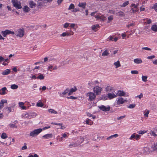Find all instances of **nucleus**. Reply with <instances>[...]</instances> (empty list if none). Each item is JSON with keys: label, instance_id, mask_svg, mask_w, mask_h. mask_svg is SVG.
Wrapping results in <instances>:
<instances>
[{"label": "nucleus", "instance_id": "obj_57", "mask_svg": "<svg viewBox=\"0 0 157 157\" xmlns=\"http://www.w3.org/2000/svg\"><path fill=\"white\" fill-rule=\"evenodd\" d=\"M15 123L14 124H10L9 125V126H10V127H11V128L15 127L16 128L17 126H15Z\"/></svg>", "mask_w": 157, "mask_h": 157}, {"label": "nucleus", "instance_id": "obj_18", "mask_svg": "<svg viewBox=\"0 0 157 157\" xmlns=\"http://www.w3.org/2000/svg\"><path fill=\"white\" fill-rule=\"evenodd\" d=\"M86 2L83 3L81 2L79 3L78 4V6L81 7H82L83 9H85L86 8Z\"/></svg>", "mask_w": 157, "mask_h": 157}, {"label": "nucleus", "instance_id": "obj_7", "mask_svg": "<svg viewBox=\"0 0 157 157\" xmlns=\"http://www.w3.org/2000/svg\"><path fill=\"white\" fill-rule=\"evenodd\" d=\"M87 95L89 96V100L91 101L94 99L96 97V95L92 92H90L87 94Z\"/></svg>", "mask_w": 157, "mask_h": 157}, {"label": "nucleus", "instance_id": "obj_63", "mask_svg": "<svg viewBox=\"0 0 157 157\" xmlns=\"http://www.w3.org/2000/svg\"><path fill=\"white\" fill-rule=\"evenodd\" d=\"M149 113V111L147 110L146 113L144 114V115L146 117H148V114Z\"/></svg>", "mask_w": 157, "mask_h": 157}, {"label": "nucleus", "instance_id": "obj_33", "mask_svg": "<svg viewBox=\"0 0 157 157\" xmlns=\"http://www.w3.org/2000/svg\"><path fill=\"white\" fill-rule=\"evenodd\" d=\"M44 105V104L41 102H38L36 103V105L38 107H42Z\"/></svg>", "mask_w": 157, "mask_h": 157}, {"label": "nucleus", "instance_id": "obj_32", "mask_svg": "<svg viewBox=\"0 0 157 157\" xmlns=\"http://www.w3.org/2000/svg\"><path fill=\"white\" fill-rule=\"evenodd\" d=\"M6 87H4L2 88V89L1 90V91H2L1 95H4L6 94Z\"/></svg>", "mask_w": 157, "mask_h": 157}, {"label": "nucleus", "instance_id": "obj_56", "mask_svg": "<svg viewBox=\"0 0 157 157\" xmlns=\"http://www.w3.org/2000/svg\"><path fill=\"white\" fill-rule=\"evenodd\" d=\"M134 24L133 23H131L127 25V27L128 28H129L130 26H133L134 25Z\"/></svg>", "mask_w": 157, "mask_h": 157}, {"label": "nucleus", "instance_id": "obj_20", "mask_svg": "<svg viewBox=\"0 0 157 157\" xmlns=\"http://www.w3.org/2000/svg\"><path fill=\"white\" fill-rule=\"evenodd\" d=\"M36 75H38V76L37 77V79L40 80H43L44 78V76H43L42 74L39 73L36 74Z\"/></svg>", "mask_w": 157, "mask_h": 157}, {"label": "nucleus", "instance_id": "obj_52", "mask_svg": "<svg viewBox=\"0 0 157 157\" xmlns=\"http://www.w3.org/2000/svg\"><path fill=\"white\" fill-rule=\"evenodd\" d=\"M146 132L145 131H140L138 132H137L139 134H143L145 133Z\"/></svg>", "mask_w": 157, "mask_h": 157}, {"label": "nucleus", "instance_id": "obj_26", "mask_svg": "<svg viewBox=\"0 0 157 157\" xmlns=\"http://www.w3.org/2000/svg\"><path fill=\"white\" fill-rule=\"evenodd\" d=\"M2 61L6 62H7V63L9 62V60L8 58L5 59L4 58H3L2 56H0V62H2Z\"/></svg>", "mask_w": 157, "mask_h": 157}, {"label": "nucleus", "instance_id": "obj_39", "mask_svg": "<svg viewBox=\"0 0 157 157\" xmlns=\"http://www.w3.org/2000/svg\"><path fill=\"white\" fill-rule=\"evenodd\" d=\"M147 76H142V80L143 81L145 82L147 81Z\"/></svg>", "mask_w": 157, "mask_h": 157}, {"label": "nucleus", "instance_id": "obj_46", "mask_svg": "<svg viewBox=\"0 0 157 157\" xmlns=\"http://www.w3.org/2000/svg\"><path fill=\"white\" fill-rule=\"evenodd\" d=\"M135 138H136V134L135 133L132 134L131 136V137L129 138V139L130 140H132Z\"/></svg>", "mask_w": 157, "mask_h": 157}, {"label": "nucleus", "instance_id": "obj_64", "mask_svg": "<svg viewBox=\"0 0 157 157\" xmlns=\"http://www.w3.org/2000/svg\"><path fill=\"white\" fill-rule=\"evenodd\" d=\"M137 11L136 10H134L133 8H132L131 10V13H135Z\"/></svg>", "mask_w": 157, "mask_h": 157}, {"label": "nucleus", "instance_id": "obj_59", "mask_svg": "<svg viewBox=\"0 0 157 157\" xmlns=\"http://www.w3.org/2000/svg\"><path fill=\"white\" fill-rule=\"evenodd\" d=\"M157 145L155 144L154 145V146L152 147V149L153 151H155L156 147H157Z\"/></svg>", "mask_w": 157, "mask_h": 157}, {"label": "nucleus", "instance_id": "obj_13", "mask_svg": "<svg viewBox=\"0 0 157 157\" xmlns=\"http://www.w3.org/2000/svg\"><path fill=\"white\" fill-rule=\"evenodd\" d=\"M107 96L108 98H109V99H111L117 97L116 95L113 93H108Z\"/></svg>", "mask_w": 157, "mask_h": 157}, {"label": "nucleus", "instance_id": "obj_19", "mask_svg": "<svg viewBox=\"0 0 157 157\" xmlns=\"http://www.w3.org/2000/svg\"><path fill=\"white\" fill-rule=\"evenodd\" d=\"M134 61L135 63L137 64L140 63L142 62V60L139 58L135 59L134 60Z\"/></svg>", "mask_w": 157, "mask_h": 157}, {"label": "nucleus", "instance_id": "obj_60", "mask_svg": "<svg viewBox=\"0 0 157 157\" xmlns=\"http://www.w3.org/2000/svg\"><path fill=\"white\" fill-rule=\"evenodd\" d=\"M97 28L95 26V25H93L92 27V29L93 30H94L95 31H96Z\"/></svg>", "mask_w": 157, "mask_h": 157}, {"label": "nucleus", "instance_id": "obj_61", "mask_svg": "<svg viewBox=\"0 0 157 157\" xmlns=\"http://www.w3.org/2000/svg\"><path fill=\"white\" fill-rule=\"evenodd\" d=\"M143 97V95L142 93H141L139 95L137 96L136 97L140 99H141Z\"/></svg>", "mask_w": 157, "mask_h": 157}, {"label": "nucleus", "instance_id": "obj_25", "mask_svg": "<svg viewBox=\"0 0 157 157\" xmlns=\"http://www.w3.org/2000/svg\"><path fill=\"white\" fill-rule=\"evenodd\" d=\"M23 9L24 11L26 13L28 12L30 10L29 8L27 6H25Z\"/></svg>", "mask_w": 157, "mask_h": 157}, {"label": "nucleus", "instance_id": "obj_58", "mask_svg": "<svg viewBox=\"0 0 157 157\" xmlns=\"http://www.w3.org/2000/svg\"><path fill=\"white\" fill-rule=\"evenodd\" d=\"M126 117V116L125 115H124V116H120V117H118L117 118V119L118 120H121V119L123 118H125Z\"/></svg>", "mask_w": 157, "mask_h": 157}, {"label": "nucleus", "instance_id": "obj_49", "mask_svg": "<svg viewBox=\"0 0 157 157\" xmlns=\"http://www.w3.org/2000/svg\"><path fill=\"white\" fill-rule=\"evenodd\" d=\"M90 120L89 119H87L86 120V124H88L89 125H91L92 123L91 122H90L89 121Z\"/></svg>", "mask_w": 157, "mask_h": 157}, {"label": "nucleus", "instance_id": "obj_34", "mask_svg": "<svg viewBox=\"0 0 157 157\" xmlns=\"http://www.w3.org/2000/svg\"><path fill=\"white\" fill-rule=\"evenodd\" d=\"M10 87L12 89H16L18 88V86L17 85L14 84L11 85Z\"/></svg>", "mask_w": 157, "mask_h": 157}, {"label": "nucleus", "instance_id": "obj_3", "mask_svg": "<svg viewBox=\"0 0 157 157\" xmlns=\"http://www.w3.org/2000/svg\"><path fill=\"white\" fill-rule=\"evenodd\" d=\"M1 33L4 37H6L7 35L9 34L14 35L15 33L14 32L8 29L6 30L5 31H2L1 32Z\"/></svg>", "mask_w": 157, "mask_h": 157}, {"label": "nucleus", "instance_id": "obj_10", "mask_svg": "<svg viewBox=\"0 0 157 157\" xmlns=\"http://www.w3.org/2000/svg\"><path fill=\"white\" fill-rule=\"evenodd\" d=\"M77 90V89L76 87L74 86V87L72 88L71 89L69 90L68 94L69 95H71L73 92H75Z\"/></svg>", "mask_w": 157, "mask_h": 157}, {"label": "nucleus", "instance_id": "obj_37", "mask_svg": "<svg viewBox=\"0 0 157 157\" xmlns=\"http://www.w3.org/2000/svg\"><path fill=\"white\" fill-rule=\"evenodd\" d=\"M1 137L3 139H5L7 137V136L6 133H3L1 135Z\"/></svg>", "mask_w": 157, "mask_h": 157}, {"label": "nucleus", "instance_id": "obj_38", "mask_svg": "<svg viewBox=\"0 0 157 157\" xmlns=\"http://www.w3.org/2000/svg\"><path fill=\"white\" fill-rule=\"evenodd\" d=\"M152 9H154L155 11L157 12V3L154 4L153 6L151 7Z\"/></svg>", "mask_w": 157, "mask_h": 157}, {"label": "nucleus", "instance_id": "obj_24", "mask_svg": "<svg viewBox=\"0 0 157 157\" xmlns=\"http://www.w3.org/2000/svg\"><path fill=\"white\" fill-rule=\"evenodd\" d=\"M151 29L153 31L157 32V25H152Z\"/></svg>", "mask_w": 157, "mask_h": 157}, {"label": "nucleus", "instance_id": "obj_43", "mask_svg": "<svg viewBox=\"0 0 157 157\" xmlns=\"http://www.w3.org/2000/svg\"><path fill=\"white\" fill-rule=\"evenodd\" d=\"M75 8V6L73 4H71L68 8L69 10L74 9Z\"/></svg>", "mask_w": 157, "mask_h": 157}, {"label": "nucleus", "instance_id": "obj_48", "mask_svg": "<svg viewBox=\"0 0 157 157\" xmlns=\"http://www.w3.org/2000/svg\"><path fill=\"white\" fill-rule=\"evenodd\" d=\"M138 73V71L136 70L132 71H131V73L132 74H137Z\"/></svg>", "mask_w": 157, "mask_h": 157}, {"label": "nucleus", "instance_id": "obj_23", "mask_svg": "<svg viewBox=\"0 0 157 157\" xmlns=\"http://www.w3.org/2000/svg\"><path fill=\"white\" fill-rule=\"evenodd\" d=\"M118 136V135L117 134H115L113 135H111L109 137H107L106 139L108 140L113 138V137L116 138Z\"/></svg>", "mask_w": 157, "mask_h": 157}, {"label": "nucleus", "instance_id": "obj_16", "mask_svg": "<svg viewBox=\"0 0 157 157\" xmlns=\"http://www.w3.org/2000/svg\"><path fill=\"white\" fill-rule=\"evenodd\" d=\"M84 141V138L83 137H80L78 140L77 142L78 146L80 145Z\"/></svg>", "mask_w": 157, "mask_h": 157}, {"label": "nucleus", "instance_id": "obj_5", "mask_svg": "<svg viewBox=\"0 0 157 157\" xmlns=\"http://www.w3.org/2000/svg\"><path fill=\"white\" fill-rule=\"evenodd\" d=\"M98 107L100 110L105 112L109 111L110 109V107L108 105L106 107L104 105H101L100 106H98Z\"/></svg>", "mask_w": 157, "mask_h": 157}, {"label": "nucleus", "instance_id": "obj_4", "mask_svg": "<svg viewBox=\"0 0 157 157\" xmlns=\"http://www.w3.org/2000/svg\"><path fill=\"white\" fill-rule=\"evenodd\" d=\"M93 90L94 92L95 93L96 95H97L101 94V91L102 90V88L98 86H96L94 88Z\"/></svg>", "mask_w": 157, "mask_h": 157}, {"label": "nucleus", "instance_id": "obj_14", "mask_svg": "<svg viewBox=\"0 0 157 157\" xmlns=\"http://www.w3.org/2000/svg\"><path fill=\"white\" fill-rule=\"evenodd\" d=\"M52 134H48L44 135L42 138H44L45 139H48L52 138Z\"/></svg>", "mask_w": 157, "mask_h": 157}, {"label": "nucleus", "instance_id": "obj_40", "mask_svg": "<svg viewBox=\"0 0 157 157\" xmlns=\"http://www.w3.org/2000/svg\"><path fill=\"white\" fill-rule=\"evenodd\" d=\"M22 116L25 118H29V113H23L22 114Z\"/></svg>", "mask_w": 157, "mask_h": 157}, {"label": "nucleus", "instance_id": "obj_42", "mask_svg": "<svg viewBox=\"0 0 157 157\" xmlns=\"http://www.w3.org/2000/svg\"><path fill=\"white\" fill-rule=\"evenodd\" d=\"M87 116L89 117H92L93 119H95L96 117L95 115H94L89 113H87Z\"/></svg>", "mask_w": 157, "mask_h": 157}, {"label": "nucleus", "instance_id": "obj_9", "mask_svg": "<svg viewBox=\"0 0 157 157\" xmlns=\"http://www.w3.org/2000/svg\"><path fill=\"white\" fill-rule=\"evenodd\" d=\"M126 101L125 100H124L122 98H120L118 99L117 101V104L119 105L122 104Z\"/></svg>", "mask_w": 157, "mask_h": 157}, {"label": "nucleus", "instance_id": "obj_22", "mask_svg": "<svg viewBox=\"0 0 157 157\" xmlns=\"http://www.w3.org/2000/svg\"><path fill=\"white\" fill-rule=\"evenodd\" d=\"M113 89L112 87L109 86H107L105 88V91L107 92H110Z\"/></svg>", "mask_w": 157, "mask_h": 157}, {"label": "nucleus", "instance_id": "obj_1", "mask_svg": "<svg viewBox=\"0 0 157 157\" xmlns=\"http://www.w3.org/2000/svg\"><path fill=\"white\" fill-rule=\"evenodd\" d=\"M18 0H11V2L13 4V6L17 9H19L22 8L21 6V3L20 1H18Z\"/></svg>", "mask_w": 157, "mask_h": 157}, {"label": "nucleus", "instance_id": "obj_54", "mask_svg": "<svg viewBox=\"0 0 157 157\" xmlns=\"http://www.w3.org/2000/svg\"><path fill=\"white\" fill-rule=\"evenodd\" d=\"M68 98L71 99H75L77 98V97H73V96H71L70 97H68Z\"/></svg>", "mask_w": 157, "mask_h": 157}, {"label": "nucleus", "instance_id": "obj_21", "mask_svg": "<svg viewBox=\"0 0 157 157\" xmlns=\"http://www.w3.org/2000/svg\"><path fill=\"white\" fill-rule=\"evenodd\" d=\"M29 119L35 117L36 115V114L34 112L29 113Z\"/></svg>", "mask_w": 157, "mask_h": 157}, {"label": "nucleus", "instance_id": "obj_11", "mask_svg": "<svg viewBox=\"0 0 157 157\" xmlns=\"http://www.w3.org/2000/svg\"><path fill=\"white\" fill-rule=\"evenodd\" d=\"M117 96H126L125 93L123 91L118 90L117 93Z\"/></svg>", "mask_w": 157, "mask_h": 157}, {"label": "nucleus", "instance_id": "obj_28", "mask_svg": "<svg viewBox=\"0 0 157 157\" xmlns=\"http://www.w3.org/2000/svg\"><path fill=\"white\" fill-rule=\"evenodd\" d=\"M103 137L104 136H101V137L99 135H97V137H94V141H98L100 140V139L101 138L102 139L103 138Z\"/></svg>", "mask_w": 157, "mask_h": 157}, {"label": "nucleus", "instance_id": "obj_36", "mask_svg": "<svg viewBox=\"0 0 157 157\" xmlns=\"http://www.w3.org/2000/svg\"><path fill=\"white\" fill-rule=\"evenodd\" d=\"M69 34L68 32H64L62 34H61L60 35L61 36L64 37L66 36H69Z\"/></svg>", "mask_w": 157, "mask_h": 157}, {"label": "nucleus", "instance_id": "obj_45", "mask_svg": "<svg viewBox=\"0 0 157 157\" xmlns=\"http://www.w3.org/2000/svg\"><path fill=\"white\" fill-rule=\"evenodd\" d=\"M135 106H136V105L135 104H130L129 105V106L128 107V108H130V109L133 108L134 107H135Z\"/></svg>", "mask_w": 157, "mask_h": 157}, {"label": "nucleus", "instance_id": "obj_41", "mask_svg": "<svg viewBox=\"0 0 157 157\" xmlns=\"http://www.w3.org/2000/svg\"><path fill=\"white\" fill-rule=\"evenodd\" d=\"M3 109L6 110L8 113H9L11 112V108L10 107H7L6 108H4Z\"/></svg>", "mask_w": 157, "mask_h": 157}, {"label": "nucleus", "instance_id": "obj_8", "mask_svg": "<svg viewBox=\"0 0 157 157\" xmlns=\"http://www.w3.org/2000/svg\"><path fill=\"white\" fill-rule=\"evenodd\" d=\"M78 146L77 142H74L71 143L68 145V147L70 148L75 147H78Z\"/></svg>", "mask_w": 157, "mask_h": 157}, {"label": "nucleus", "instance_id": "obj_6", "mask_svg": "<svg viewBox=\"0 0 157 157\" xmlns=\"http://www.w3.org/2000/svg\"><path fill=\"white\" fill-rule=\"evenodd\" d=\"M16 35L21 37H22L24 34V29H18L16 31Z\"/></svg>", "mask_w": 157, "mask_h": 157}, {"label": "nucleus", "instance_id": "obj_31", "mask_svg": "<svg viewBox=\"0 0 157 157\" xmlns=\"http://www.w3.org/2000/svg\"><path fill=\"white\" fill-rule=\"evenodd\" d=\"M109 53L108 52L107 50H105L102 53V56H108L109 55Z\"/></svg>", "mask_w": 157, "mask_h": 157}, {"label": "nucleus", "instance_id": "obj_62", "mask_svg": "<svg viewBox=\"0 0 157 157\" xmlns=\"http://www.w3.org/2000/svg\"><path fill=\"white\" fill-rule=\"evenodd\" d=\"M79 11V9L78 8H75L73 10L72 12H76Z\"/></svg>", "mask_w": 157, "mask_h": 157}, {"label": "nucleus", "instance_id": "obj_50", "mask_svg": "<svg viewBox=\"0 0 157 157\" xmlns=\"http://www.w3.org/2000/svg\"><path fill=\"white\" fill-rule=\"evenodd\" d=\"M155 56L154 55H153L151 56H148L147 57V58L148 59H152L153 58H155Z\"/></svg>", "mask_w": 157, "mask_h": 157}, {"label": "nucleus", "instance_id": "obj_35", "mask_svg": "<svg viewBox=\"0 0 157 157\" xmlns=\"http://www.w3.org/2000/svg\"><path fill=\"white\" fill-rule=\"evenodd\" d=\"M129 4V1H126L123 3L122 5H121V7H125L126 6L128 5Z\"/></svg>", "mask_w": 157, "mask_h": 157}, {"label": "nucleus", "instance_id": "obj_47", "mask_svg": "<svg viewBox=\"0 0 157 157\" xmlns=\"http://www.w3.org/2000/svg\"><path fill=\"white\" fill-rule=\"evenodd\" d=\"M70 24V23H67V22H66V23H65L64 25H63V27L65 28H67L69 26V25Z\"/></svg>", "mask_w": 157, "mask_h": 157}, {"label": "nucleus", "instance_id": "obj_27", "mask_svg": "<svg viewBox=\"0 0 157 157\" xmlns=\"http://www.w3.org/2000/svg\"><path fill=\"white\" fill-rule=\"evenodd\" d=\"M114 64L116 66V68H117L121 66L120 62L118 60L116 62H115L114 63Z\"/></svg>", "mask_w": 157, "mask_h": 157}, {"label": "nucleus", "instance_id": "obj_12", "mask_svg": "<svg viewBox=\"0 0 157 157\" xmlns=\"http://www.w3.org/2000/svg\"><path fill=\"white\" fill-rule=\"evenodd\" d=\"M116 15L117 16H119L121 17H124L125 16V14L124 12L122 11L117 12L116 13Z\"/></svg>", "mask_w": 157, "mask_h": 157}, {"label": "nucleus", "instance_id": "obj_17", "mask_svg": "<svg viewBox=\"0 0 157 157\" xmlns=\"http://www.w3.org/2000/svg\"><path fill=\"white\" fill-rule=\"evenodd\" d=\"M29 6L31 8H33L35 7L36 5V3H34V2L33 1H30L29 2Z\"/></svg>", "mask_w": 157, "mask_h": 157}, {"label": "nucleus", "instance_id": "obj_2", "mask_svg": "<svg viewBox=\"0 0 157 157\" xmlns=\"http://www.w3.org/2000/svg\"><path fill=\"white\" fill-rule=\"evenodd\" d=\"M42 131V129L40 128L35 129L30 132V136L32 137H34L39 134Z\"/></svg>", "mask_w": 157, "mask_h": 157}, {"label": "nucleus", "instance_id": "obj_53", "mask_svg": "<svg viewBox=\"0 0 157 157\" xmlns=\"http://www.w3.org/2000/svg\"><path fill=\"white\" fill-rule=\"evenodd\" d=\"M108 20L109 21H111L113 19V16H109L108 18Z\"/></svg>", "mask_w": 157, "mask_h": 157}, {"label": "nucleus", "instance_id": "obj_30", "mask_svg": "<svg viewBox=\"0 0 157 157\" xmlns=\"http://www.w3.org/2000/svg\"><path fill=\"white\" fill-rule=\"evenodd\" d=\"M48 111L49 113H51L57 114V112L56 111H55L53 109H48Z\"/></svg>", "mask_w": 157, "mask_h": 157}, {"label": "nucleus", "instance_id": "obj_55", "mask_svg": "<svg viewBox=\"0 0 157 157\" xmlns=\"http://www.w3.org/2000/svg\"><path fill=\"white\" fill-rule=\"evenodd\" d=\"M140 135L138 134L136 135V140H138L139 139H140Z\"/></svg>", "mask_w": 157, "mask_h": 157}, {"label": "nucleus", "instance_id": "obj_29", "mask_svg": "<svg viewBox=\"0 0 157 157\" xmlns=\"http://www.w3.org/2000/svg\"><path fill=\"white\" fill-rule=\"evenodd\" d=\"M100 98L101 100H105L107 99L108 96H107L106 95L104 94L103 95L101 96V97H100Z\"/></svg>", "mask_w": 157, "mask_h": 157}, {"label": "nucleus", "instance_id": "obj_15", "mask_svg": "<svg viewBox=\"0 0 157 157\" xmlns=\"http://www.w3.org/2000/svg\"><path fill=\"white\" fill-rule=\"evenodd\" d=\"M10 72L11 71L10 69H7L2 72V74L3 75H6L9 74L10 73Z\"/></svg>", "mask_w": 157, "mask_h": 157}, {"label": "nucleus", "instance_id": "obj_44", "mask_svg": "<svg viewBox=\"0 0 157 157\" xmlns=\"http://www.w3.org/2000/svg\"><path fill=\"white\" fill-rule=\"evenodd\" d=\"M69 89L68 88L66 89L62 93V94L63 95H64L67 93L69 92Z\"/></svg>", "mask_w": 157, "mask_h": 157}, {"label": "nucleus", "instance_id": "obj_51", "mask_svg": "<svg viewBox=\"0 0 157 157\" xmlns=\"http://www.w3.org/2000/svg\"><path fill=\"white\" fill-rule=\"evenodd\" d=\"M24 146H23L22 147L21 149L22 150H25L27 148V147L26 146V143H25L24 144Z\"/></svg>", "mask_w": 157, "mask_h": 157}]
</instances>
